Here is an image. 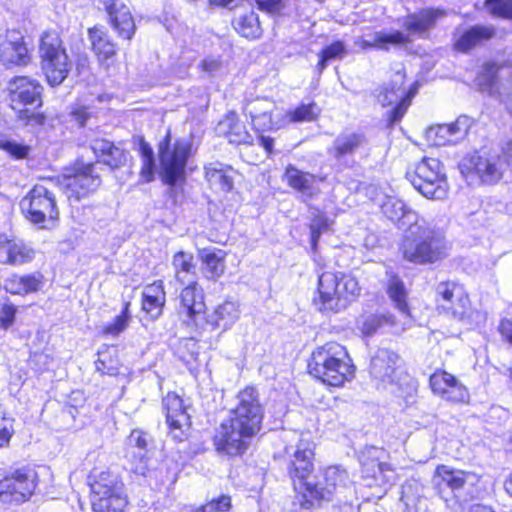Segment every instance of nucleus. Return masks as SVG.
I'll list each match as a JSON object with an SVG mask.
<instances>
[{"label":"nucleus","instance_id":"nucleus-40","mask_svg":"<svg viewBox=\"0 0 512 512\" xmlns=\"http://www.w3.org/2000/svg\"><path fill=\"white\" fill-rule=\"evenodd\" d=\"M234 29L247 39H257L262 35L259 17L253 10L237 15L232 21Z\"/></svg>","mask_w":512,"mask_h":512},{"label":"nucleus","instance_id":"nucleus-33","mask_svg":"<svg viewBox=\"0 0 512 512\" xmlns=\"http://www.w3.org/2000/svg\"><path fill=\"white\" fill-rule=\"evenodd\" d=\"M88 38L91 42L93 52L102 65L116 55V44L110 38L107 31H105L103 28L96 26L89 28Z\"/></svg>","mask_w":512,"mask_h":512},{"label":"nucleus","instance_id":"nucleus-41","mask_svg":"<svg viewBox=\"0 0 512 512\" xmlns=\"http://www.w3.org/2000/svg\"><path fill=\"white\" fill-rule=\"evenodd\" d=\"M494 29L488 26H474L464 31L455 41L454 47L460 52H467L483 40L494 36Z\"/></svg>","mask_w":512,"mask_h":512},{"label":"nucleus","instance_id":"nucleus-60","mask_svg":"<svg viewBox=\"0 0 512 512\" xmlns=\"http://www.w3.org/2000/svg\"><path fill=\"white\" fill-rule=\"evenodd\" d=\"M258 8L271 14L279 13L284 8L283 0H255Z\"/></svg>","mask_w":512,"mask_h":512},{"label":"nucleus","instance_id":"nucleus-43","mask_svg":"<svg viewBox=\"0 0 512 512\" xmlns=\"http://www.w3.org/2000/svg\"><path fill=\"white\" fill-rule=\"evenodd\" d=\"M444 15L439 9H425L409 16L405 21L407 30L412 34H423L434 25L436 20Z\"/></svg>","mask_w":512,"mask_h":512},{"label":"nucleus","instance_id":"nucleus-27","mask_svg":"<svg viewBox=\"0 0 512 512\" xmlns=\"http://www.w3.org/2000/svg\"><path fill=\"white\" fill-rule=\"evenodd\" d=\"M187 284L180 294V314L186 316L194 324H198L204 319L206 310L204 294L202 289L197 286L196 281Z\"/></svg>","mask_w":512,"mask_h":512},{"label":"nucleus","instance_id":"nucleus-14","mask_svg":"<svg viewBox=\"0 0 512 512\" xmlns=\"http://www.w3.org/2000/svg\"><path fill=\"white\" fill-rule=\"evenodd\" d=\"M96 164H78L73 174H65L58 179L60 190L73 204L94 193L101 184V178L95 171Z\"/></svg>","mask_w":512,"mask_h":512},{"label":"nucleus","instance_id":"nucleus-29","mask_svg":"<svg viewBox=\"0 0 512 512\" xmlns=\"http://www.w3.org/2000/svg\"><path fill=\"white\" fill-rule=\"evenodd\" d=\"M434 481L439 485L446 484L451 490H467L469 491L477 481V475L463 470H455L446 465H440L436 468Z\"/></svg>","mask_w":512,"mask_h":512},{"label":"nucleus","instance_id":"nucleus-2","mask_svg":"<svg viewBox=\"0 0 512 512\" xmlns=\"http://www.w3.org/2000/svg\"><path fill=\"white\" fill-rule=\"evenodd\" d=\"M354 193L357 201L364 202L368 199L375 202L383 215L399 229L405 231L420 220L418 213L408 207L403 200L387 194L376 184L361 183Z\"/></svg>","mask_w":512,"mask_h":512},{"label":"nucleus","instance_id":"nucleus-58","mask_svg":"<svg viewBox=\"0 0 512 512\" xmlns=\"http://www.w3.org/2000/svg\"><path fill=\"white\" fill-rule=\"evenodd\" d=\"M17 308L11 303H3L0 305V327L7 330L15 321Z\"/></svg>","mask_w":512,"mask_h":512},{"label":"nucleus","instance_id":"nucleus-3","mask_svg":"<svg viewBox=\"0 0 512 512\" xmlns=\"http://www.w3.org/2000/svg\"><path fill=\"white\" fill-rule=\"evenodd\" d=\"M343 353V347L333 342L317 348L308 362L309 373L330 386H342L349 380V366L339 357Z\"/></svg>","mask_w":512,"mask_h":512},{"label":"nucleus","instance_id":"nucleus-34","mask_svg":"<svg viewBox=\"0 0 512 512\" xmlns=\"http://www.w3.org/2000/svg\"><path fill=\"white\" fill-rule=\"evenodd\" d=\"M233 169L221 162H213L205 166V177L210 187L219 192L232 190L234 179Z\"/></svg>","mask_w":512,"mask_h":512},{"label":"nucleus","instance_id":"nucleus-21","mask_svg":"<svg viewBox=\"0 0 512 512\" xmlns=\"http://www.w3.org/2000/svg\"><path fill=\"white\" fill-rule=\"evenodd\" d=\"M399 356L394 351L381 348L371 357L370 375L378 389H386L397 382Z\"/></svg>","mask_w":512,"mask_h":512},{"label":"nucleus","instance_id":"nucleus-9","mask_svg":"<svg viewBox=\"0 0 512 512\" xmlns=\"http://www.w3.org/2000/svg\"><path fill=\"white\" fill-rule=\"evenodd\" d=\"M40 55L42 69L51 86H58L67 78L72 61L69 59L62 40L56 32H46L41 38Z\"/></svg>","mask_w":512,"mask_h":512},{"label":"nucleus","instance_id":"nucleus-62","mask_svg":"<svg viewBox=\"0 0 512 512\" xmlns=\"http://www.w3.org/2000/svg\"><path fill=\"white\" fill-rule=\"evenodd\" d=\"M199 67L209 75H214L222 68V62L219 58L206 57L201 61Z\"/></svg>","mask_w":512,"mask_h":512},{"label":"nucleus","instance_id":"nucleus-16","mask_svg":"<svg viewBox=\"0 0 512 512\" xmlns=\"http://www.w3.org/2000/svg\"><path fill=\"white\" fill-rule=\"evenodd\" d=\"M437 301L439 307L456 320L473 323L474 314L479 317L478 312L471 308L468 294L464 287L456 282H440L436 287Z\"/></svg>","mask_w":512,"mask_h":512},{"label":"nucleus","instance_id":"nucleus-4","mask_svg":"<svg viewBox=\"0 0 512 512\" xmlns=\"http://www.w3.org/2000/svg\"><path fill=\"white\" fill-rule=\"evenodd\" d=\"M89 485L93 512H124L127 499L118 475L101 471L92 476Z\"/></svg>","mask_w":512,"mask_h":512},{"label":"nucleus","instance_id":"nucleus-63","mask_svg":"<svg viewBox=\"0 0 512 512\" xmlns=\"http://www.w3.org/2000/svg\"><path fill=\"white\" fill-rule=\"evenodd\" d=\"M499 332L512 347V316L503 318L499 324Z\"/></svg>","mask_w":512,"mask_h":512},{"label":"nucleus","instance_id":"nucleus-47","mask_svg":"<svg viewBox=\"0 0 512 512\" xmlns=\"http://www.w3.org/2000/svg\"><path fill=\"white\" fill-rule=\"evenodd\" d=\"M284 177L290 187L302 192L309 190L315 181L312 174L302 172L293 165L287 166Z\"/></svg>","mask_w":512,"mask_h":512},{"label":"nucleus","instance_id":"nucleus-53","mask_svg":"<svg viewBox=\"0 0 512 512\" xmlns=\"http://www.w3.org/2000/svg\"><path fill=\"white\" fill-rule=\"evenodd\" d=\"M275 109L276 104L266 97L256 98L248 102L245 107V111L250 118L260 116L262 114L273 113Z\"/></svg>","mask_w":512,"mask_h":512},{"label":"nucleus","instance_id":"nucleus-36","mask_svg":"<svg viewBox=\"0 0 512 512\" xmlns=\"http://www.w3.org/2000/svg\"><path fill=\"white\" fill-rule=\"evenodd\" d=\"M43 285V275L35 272L28 275H12L5 280L4 287L11 294L25 295L37 292Z\"/></svg>","mask_w":512,"mask_h":512},{"label":"nucleus","instance_id":"nucleus-17","mask_svg":"<svg viewBox=\"0 0 512 512\" xmlns=\"http://www.w3.org/2000/svg\"><path fill=\"white\" fill-rule=\"evenodd\" d=\"M385 451L377 447L366 448L360 456L361 474L365 485L378 486L387 490L397 479L394 468L382 461Z\"/></svg>","mask_w":512,"mask_h":512},{"label":"nucleus","instance_id":"nucleus-45","mask_svg":"<svg viewBox=\"0 0 512 512\" xmlns=\"http://www.w3.org/2000/svg\"><path fill=\"white\" fill-rule=\"evenodd\" d=\"M134 142L138 146L137 151L140 154L142 162L140 177L144 182H151L154 180L156 171L154 151L143 136H136Z\"/></svg>","mask_w":512,"mask_h":512},{"label":"nucleus","instance_id":"nucleus-61","mask_svg":"<svg viewBox=\"0 0 512 512\" xmlns=\"http://www.w3.org/2000/svg\"><path fill=\"white\" fill-rule=\"evenodd\" d=\"M13 434L9 419L0 414V448L8 445Z\"/></svg>","mask_w":512,"mask_h":512},{"label":"nucleus","instance_id":"nucleus-31","mask_svg":"<svg viewBox=\"0 0 512 512\" xmlns=\"http://www.w3.org/2000/svg\"><path fill=\"white\" fill-rule=\"evenodd\" d=\"M98 162H101L111 169L124 166L127 162V153L114 143L105 139H94L90 144Z\"/></svg>","mask_w":512,"mask_h":512},{"label":"nucleus","instance_id":"nucleus-12","mask_svg":"<svg viewBox=\"0 0 512 512\" xmlns=\"http://www.w3.org/2000/svg\"><path fill=\"white\" fill-rule=\"evenodd\" d=\"M20 206L26 218L42 228H46V223H53L59 216L55 195L42 184L35 185L21 200Z\"/></svg>","mask_w":512,"mask_h":512},{"label":"nucleus","instance_id":"nucleus-13","mask_svg":"<svg viewBox=\"0 0 512 512\" xmlns=\"http://www.w3.org/2000/svg\"><path fill=\"white\" fill-rule=\"evenodd\" d=\"M96 164H78L73 174H65L58 179L60 190L73 204L94 193L101 184V178L95 171Z\"/></svg>","mask_w":512,"mask_h":512},{"label":"nucleus","instance_id":"nucleus-19","mask_svg":"<svg viewBox=\"0 0 512 512\" xmlns=\"http://www.w3.org/2000/svg\"><path fill=\"white\" fill-rule=\"evenodd\" d=\"M36 473L29 468H22L4 477L0 481V501L19 504L33 494L36 488Z\"/></svg>","mask_w":512,"mask_h":512},{"label":"nucleus","instance_id":"nucleus-51","mask_svg":"<svg viewBox=\"0 0 512 512\" xmlns=\"http://www.w3.org/2000/svg\"><path fill=\"white\" fill-rule=\"evenodd\" d=\"M129 302H125L121 313L115 317L112 323L107 324L103 328V333L106 335L117 336L122 333L129 325L131 316L129 314Z\"/></svg>","mask_w":512,"mask_h":512},{"label":"nucleus","instance_id":"nucleus-8","mask_svg":"<svg viewBox=\"0 0 512 512\" xmlns=\"http://www.w3.org/2000/svg\"><path fill=\"white\" fill-rule=\"evenodd\" d=\"M505 168V160L500 155L485 152L466 155L459 163L462 176L471 185L495 184L503 177Z\"/></svg>","mask_w":512,"mask_h":512},{"label":"nucleus","instance_id":"nucleus-32","mask_svg":"<svg viewBox=\"0 0 512 512\" xmlns=\"http://www.w3.org/2000/svg\"><path fill=\"white\" fill-rule=\"evenodd\" d=\"M358 327L365 337L373 335L381 328H388L393 333H401L407 329L406 323L397 322L389 313L362 316L358 321Z\"/></svg>","mask_w":512,"mask_h":512},{"label":"nucleus","instance_id":"nucleus-28","mask_svg":"<svg viewBox=\"0 0 512 512\" xmlns=\"http://www.w3.org/2000/svg\"><path fill=\"white\" fill-rule=\"evenodd\" d=\"M127 446L126 457L131 461V470L138 475L145 476L148 471L146 434L139 430L132 431L127 439Z\"/></svg>","mask_w":512,"mask_h":512},{"label":"nucleus","instance_id":"nucleus-30","mask_svg":"<svg viewBox=\"0 0 512 512\" xmlns=\"http://www.w3.org/2000/svg\"><path fill=\"white\" fill-rule=\"evenodd\" d=\"M216 133L219 136L226 137L229 143L235 145L252 144L253 138L246 130V127L238 119L235 112H229L221 119L216 128Z\"/></svg>","mask_w":512,"mask_h":512},{"label":"nucleus","instance_id":"nucleus-10","mask_svg":"<svg viewBox=\"0 0 512 512\" xmlns=\"http://www.w3.org/2000/svg\"><path fill=\"white\" fill-rule=\"evenodd\" d=\"M338 274L326 271L318 277V296L313 298L315 309L323 314H336L345 310L351 302L352 293L347 283Z\"/></svg>","mask_w":512,"mask_h":512},{"label":"nucleus","instance_id":"nucleus-39","mask_svg":"<svg viewBox=\"0 0 512 512\" xmlns=\"http://www.w3.org/2000/svg\"><path fill=\"white\" fill-rule=\"evenodd\" d=\"M142 309L150 315L152 319H157L162 314L165 303V292L162 283L155 282L148 285L142 293Z\"/></svg>","mask_w":512,"mask_h":512},{"label":"nucleus","instance_id":"nucleus-37","mask_svg":"<svg viewBox=\"0 0 512 512\" xmlns=\"http://www.w3.org/2000/svg\"><path fill=\"white\" fill-rule=\"evenodd\" d=\"M198 257L202 262L201 272L203 276L212 281L219 279L225 271L224 254L210 249H201Z\"/></svg>","mask_w":512,"mask_h":512},{"label":"nucleus","instance_id":"nucleus-59","mask_svg":"<svg viewBox=\"0 0 512 512\" xmlns=\"http://www.w3.org/2000/svg\"><path fill=\"white\" fill-rule=\"evenodd\" d=\"M497 73H498V68L495 64H493V63L485 64L483 66L482 72L478 78L479 85L492 87L495 83Z\"/></svg>","mask_w":512,"mask_h":512},{"label":"nucleus","instance_id":"nucleus-25","mask_svg":"<svg viewBox=\"0 0 512 512\" xmlns=\"http://www.w3.org/2000/svg\"><path fill=\"white\" fill-rule=\"evenodd\" d=\"M0 61L6 67L27 65L30 61L28 49L19 32H7L5 39L0 43Z\"/></svg>","mask_w":512,"mask_h":512},{"label":"nucleus","instance_id":"nucleus-5","mask_svg":"<svg viewBox=\"0 0 512 512\" xmlns=\"http://www.w3.org/2000/svg\"><path fill=\"white\" fill-rule=\"evenodd\" d=\"M9 96L13 109L17 106H32L33 108H24L18 110V119L26 125H43L45 116L36 112L35 107L42 105L41 94L42 85L34 79L26 76L15 77L8 83Z\"/></svg>","mask_w":512,"mask_h":512},{"label":"nucleus","instance_id":"nucleus-49","mask_svg":"<svg viewBox=\"0 0 512 512\" xmlns=\"http://www.w3.org/2000/svg\"><path fill=\"white\" fill-rule=\"evenodd\" d=\"M320 108L314 102L301 104L287 113L290 122L314 121L320 114Z\"/></svg>","mask_w":512,"mask_h":512},{"label":"nucleus","instance_id":"nucleus-64","mask_svg":"<svg viewBox=\"0 0 512 512\" xmlns=\"http://www.w3.org/2000/svg\"><path fill=\"white\" fill-rule=\"evenodd\" d=\"M321 52L329 60L341 58L342 55L344 54V45L341 42H335V43L325 47Z\"/></svg>","mask_w":512,"mask_h":512},{"label":"nucleus","instance_id":"nucleus-52","mask_svg":"<svg viewBox=\"0 0 512 512\" xmlns=\"http://www.w3.org/2000/svg\"><path fill=\"white\" fill-rule=\"evenodd\" d=\"M449 131V127H447L446 124L432 126L427 129L426 138L434 146H445L452 144Z\"/></svg>","mask_w":512,"mask_h":512},{"label":"nucleus","instance_id":"nucleus-6","mask_svg":"<svg viewBox=\"0 0 512 512\" xmlns=\"http://www.w3.org/2000/svg\"><path fill=\"white\" fill-rule=\"evenodd\" d=\"M192 144L188 139H177L171 144L168 132L158 145L160 177L165 184L174 186L185 177V168L191 154Z\"/></svg>","mask_w":512,"mask_h":512},{"label":"nucleus","instance_id":"nucleus-26","mask_svg":"<svg viewBox=\"0 0 512 512\" xmlns=\"http://www.w3.org/2000/svg\"><path fill=\"white\" fill-rule=\"evenodd\" d=\"M35 251L23 240L0 235V263L12 266L23 265L34 259Z\"/></svg>","mask_w":512,"mask_h":512},{"label":"nucleus","instance_id":"nucleus-15","mask_svg":"<svg viewBox=\"0 0 512 512\" xmlns=\"http://www.w3.org/2000/svg\"><path fill=\"white\" fill-rule=\"evenodd\" d=\"M404 79L405 75L401 71H397L391 83L382 88L377 95V100L383 107L394 105L387 113L389 125H394L402 119L418 91L417 82L405 90L403 88Z\"/></svg>","mask_w":512,"mask_h":512},{"label":"nucleus","instance_id":"nucleus-46","mask_svg":"<svg viewBox=\"0 0 512 512\" xmlns=\"http://www.w3.org/2000/svg\"><path fill=\"white\" fill-rule=\"evenodd\" d=\"M407 41H409L408 36L400 31L390 33L376 32L370 39H363L362 46L388 49L389 45L402 44Z\"/></svg>","mask_w":512,"mask_h":512},{"label":"nucleus","instance_id":"nucleus-38","mask_svg":"<svg viewBox=\"0 0 512 512\" xmlns=\"http://www.w3.org/2000/svg\"><path fill=\"white\" fill-rule=\"evenodd\" d=\"M166 410V421L170 428L180 429L189 420L182 398L174 393H169L163 399Z\"/></svg>","mask_w":512,"mask_h":512},{"label":"nucleus","instance_id":"nucleus-56","mask_svg":"<svg viewBox=\"0 0 512 512\" xmlns=\"http://www.w3.org/2000/svg\"><path fill=\"white\" fill-rule=\"evenodd\" d=\"M352 152V135H340L334 141V146L330 149V153L337 159H341Z\"/></svg>","mask_w":512,"mask_h":512},{"label":"nucleus","instance_id":"nucleus-35","mask_svg":"<svg viewBox=\"0 0 512 512\" xmlns=\"http://www.w3.org/2000/svg\"><path fill=\"white\" fill-rule=\"evenodd\" d=\"M387 294L393 305L401 312L403 317L402 323H406V327H410L412 319L407 304V289L404 282L397 275H390L387 288Z\"/></svg>","mask_w":512,"mask_h":512},{"label":"nucleus","instance_id":"nucleus-18","mask_svg":"<svg viewBox=\"0 0 512 512\" xmlns=\"http://www.w3.org/2000/svg\"><path fill=\"white\" fill-rule=\"evenodd\" d=\"M349 481V473L338 465L325 468L314 481L305 482L304 495L311 503L329 501L339 488H345Z\"/></svg>","mask_w":512,"mask_h":512},{"label":"nucleus","instance_id":"nucleus-42","mask_svg":"<svg viewBox=\"0 0 512 512\" xmlns=\"http://www.w3.org/2000/svg\"><path fill=\"white\" fill-rule=\"evenodd\" d=\"M193 259V255L188 252L179 251L174 254L172 266L175 271V279L180 284L196 281V266Z\"/></svg>","mask_w":512,"mask_h":512},{"label":"nucleus","instance_id":"nucleus-11","mask_svg":"<svg viewBox=\"0 0 512 512\" xmlns=\"http://www.w3.org/2000/svg\"><path fill=\"white\" fill-rule=\"evenodd\" d=\"M230 422L256 436L261 430L264 409L259 400V394L253 387H246L236 397V405L231 409Z\"/></svg>","mask_w":512,"mask_h":512},{"label":"nucleus","instance_id":"nucleus-48","mask_svg":"<svg viewBox=\"0 0 512 512\" xmlns=\"http://www.w3.org/2000/svg\"><path fill=\"white\" fill-rule=\"evenodd\" d=\"M330 222L329 219L319 210L311 211V247L314 251L317 249L318 241L323 233L329 230Z\"/></svg>","mask_w":512,"mask_h":512},{"label":"nucleus","instance_id":"nucleus-23","mask_svg":"<svg viewBox=\"0 0 512 512\" xmlns=\"http://www.w3.org/2000/svg\"><path fill=\"white\" fill-rule=\"evenodd\" d=\"M100 2L118 37L130 41L136 32V24L129 7L122 0H100Z\"/></svg>","mask_w":512,"mask_h":512},{"label":"nucleus","instance_id":"nucleus-44","mask_svg":"<svg viewBox=\"0 0 512 512\" xmlns=\"http://www.w3.org/2000/svg\"><path fill=\"white\" fill-rule=\"evenodd\" d=\"M239 315L240 311L235 302L224 301L222 304L218 305L209 316L208 322L218 328L226 330L238 320Z\"/></svg>","mask_w":512,"mask_h":512},{"label":"nucleus","instance_id":"nucleus-50","mask_svg":"<svg viewBox=\"0 0 512 512\" xmlns=\"http://www.w3.org/2000/svg\"><path fill=\"white\" fill-rule=\"evenodd\" d=\"M449 127V134L452 139V144H457L464 140L468 131L473 125V119L466 115L459 116L454 122L446 124Z\"/></svg>","mask_w":512,"mask_h":512},{"label":"nucleus","instance_id":"nucleus-55","mask_svg":"<svg viewBox=\"0 0 512 512\" xmlns=\"http://www.w3.org/2000/svg\"><path fill=\"white\" fill-rule=\"evenodd\" d=\"M485 5L491 14L512 19V0H486Z\"/></svg>","mask_w":512,"mask_h":512},{"label":"nucleus","instance_id":"nucleus-7","mask_svg":"<svg viewBox=\"0 0 512 512\" xmlns=\"http://www.w3.org/2000/svg\"><path fill=\"white\" fill-rule=\"evenodd\" d=\"M407 178L413 187L424 197L442 200L448 194V183L443 165L437 158L425 157L413 172L407 173Z\"/></svg>","mask_w":512,"mask_h":512},{"label":"nucleus","instance_id":"nucleus-20","mask_svg":"<svg viewBox=\"0 0 512 512\" xmlns=\"http://www.w3.org/2000/svg\"><path fill=\"white\" fill-rule=\"evenodd\" d=\"M254 437L250 432L245 433L227 420L216 429L213 443L218 454L238 456L247 451Z\"/></svg>","mask_w":512,"mask_h":512},{"label":"nucleus","instance_id":"nucleus-1","mask_svg":"<svg viewBox=\"0 0 512 512\" xmlns=\"http://www.w3.org/2000/svg\"><path fill=\"white\" fill-rule=\"evenodd\" d=\"M449 250L443 232L427 225L423 219L404 231L399 246L403 259L418 265L440 261L448 256Z\"/></svg>","mask_w":512,"mask_h":512},{"label":"nucleus","instance_id":"nucleus-22","mask_svg":"<svg viewBox=\"0 0 512 512\" xmlns=\"http://www.w3.org/2000/svg\"><path fill=\"white\" fill-rule=\"evenodd\" d=\"M313 450L308 443L301 441L294 450L291 459L287 464L288 475L294 483L297 490L298 486L305 492V482L314 481L315 477L310 479L314 470Z\"/></svg>","mask_w":512,"mask_h":512},{"label":"nucleus","instance_id":"nucleus-54","mask_svg":"<svg viewBox=\"0 0 512 512\" xmlns=\"http://www.w3.org/2000/svg\"><path fill=\"white\" fill-rule=\"evenodd\" d=\"M0 149L15 159H24L28 156L30 147L15 140H0Z\"/></svg>","mask_w":512,"mask_h":512},{"label":"nucleus","instance_id":"nucleus-24","mask_svg":"<svg viewBox=\"0 0 512 512\" xmlns=\"http://www.w3.org/2000/svg\"><path fill=\"white\" fill-rule=\"evenodd\" d=\"M429 382L433 393L446 401L463 403L469 398L466 387L446 371H435L430 376Z\"/></svg>","mask_w":512,"mask_h":512},{"label":"nucleus","instance_id":"nucleus-57","mask_svg":"<svg viewBox=\"0 0 512 512\" xmlns=\"http://www.w3.org/2000/svg\"><path fill=\"white\" fill-rule=\"evenodd\" d=\"M253 128L257 132H264L268 130L278 129L279 125L274 121L272 113L262 114L251 118Z\"/></svg>","mask_w":512,"mask_h":512}]
</instances>
